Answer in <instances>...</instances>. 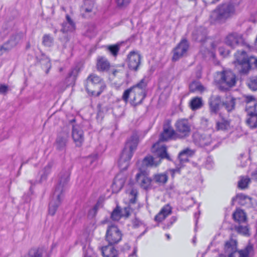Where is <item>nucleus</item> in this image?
I'll use <instances>...</instances> for the list:
<instances>
[{"mask_svg":"<svg viewBox=\"0 0 257 257\" xmlns=\"http://www.w3.org/2000/svg\"><path fill=\"white\" fill-rule=\"evenodd\" d=\"M222 102L219 95H212L209 99V110L211 113L216 114L219 110Z\"/></svg>","mask_w":257,"mask_h":257,"instance_id":"16","label":"nucleus"},{"mask_svg":"<svg viewBox=\"0 0 257 257\" xmlns=\"http://www.w3.org/2000/svg\"><path fill=\"white\" fill-rule=\"evenodd\" d=\"M170 172L171 173L172 177L174 178L175 174L177 172H180L179 168H177L176 169H171V170H170Z\"/></svg>","mask_w":257,"mask_h":257,"instance_id":"59","label":"nucleus"},{"mask_svg":"<svg viewBox=\"0 0 257 257\" xmlns=\"http://www.w3.org/2000/svg\"><path fill=\"white\" fill-rule=\"evenodd\" d=\"M205 166L208 169H210L212 168L213 166V161L212 159L210 157H209L207 158Z\"/></svg>","mask_w":257,"mask_h":257,"instance_id":"55","label":"nucleus"},{"mask_svg":"<svg viewBox=\"0 0 257 257\" xmlns=\"http://www.w3.org/2000/svg\"><path fill=\"white\" fill-rule=\"evenodd\" d=\"M236 99L231 95L226 96L225 100L222 101L224 106L228 112H231L235 109Z\"/></svg>","mask_w":257,"mask_h":257,"instance_id":"30","label":"nucleus"},{"mask_svg":"<svg viewBox=\"0 0 257 257\" xmlns=\"http://www.w3.org/2000/svg\"><path fill=\"white\" fill-rule=\"evenodd\" d=\"M153 183L158 186H164L168 180V176L166 173H156L152 176Z\"/></svg>","mask_w":257,"mask_h":257,"instance_id":"25","label":"nucleus"},{"mask_svg":"<svg viewBox=\"0 0 257 257\" xmlns=\"http://www.w3.org/2000/svg\"><path fill=\"white\" fill-rule=\"evenodd\" d=\"M130 248V246L128 243H125L123 246V250H128Z\"/></svg>","mask_w":257,"mask_h":257,"instance_id":"62","label":"nucleus"},{"mask_svg":"<svg viewBox=\"0 0 257 257\" xmlns=\"http://www.w3.org/2000/svg\"><path fill=\"white\" fill-rule=\"evenodd\" d=\"M194 152L189 148L183 150L179 154L178 159L180 164V168L184 163L188 162L189 157L192 156Z\"/></svg>","mask_w":257,"mask_h":257,"instance_id":"28","label":"nucleus"},{"mask_svg":"<svg viewBox=\"0 0 257 257\" xmlns=\"http://www.w3.org/2000/svg\"><path fill=\"white\" fill-rule=\"evenodd\" d=\"M248 87L252 91H257V76H251L249 77L246 81Z\"/></svg>","mask_w":257,"mask_h":257,"instance_id":"35","label":"nucleus"},{"mask_svg":"<svg viewBox=\"0 0 257 257\" xmlns=\"http://www.w3.org/2000/svg\"><path fill=\"white\" fill-rule=\"evenodd\" d=\"M189 45L186 39H182L177 46L173 49L172 61H176L183 57L189 49Z\"/></svg>","mask_w":257,"mask_h":257,"instance_id":"8","label":"nucleus"},{"mask_svg":"<svg viewBox=\"0 0 257 257\" xmlns=\"http://www.w3.org/2000/svg\"><path fill=\"white\" fill-rule=\"evenodd\" d=\"M251 176L252 179L257 180V170H255L251 173Z\"/></svg>","mask_w":257,"mask_h":257,"instance_id":"61","label":"nucleus"},{"mask_svg":"<svg viewBox=\"0 0 257 257\" xmlns=\"http://www.w3.org/2000/svg\"><path fill=\"white\" fill-rule=\"evenodd\" d=\"M189 89L191 92H203L205 90L204 87L200 83L196 81H193L189 85Z\"/></svg>","mask_w":257,"mask_h":257,"instance_id":"37","label":"nucleus"},{"mask_svg":"<svg viewBox=\"0 0 257 257\" xmlns=\"http://www.w3.org/2000/svg\"><path fill=\"white\" fill-rule=\"evenodd\" d=\"M136 180L141 187L145 190H149L155 188L153 183L152 177L150 178L148 177L143 172L137 174Z\"/></svg>","mask_w":257,"mask_h":257,"instance_id":"13","label":"nucleus"},{"mask_svg":"<svg viewBox=\"0 0 257 257\" xmlns=\"http://www.w3.org/2000/svg\"><path fill=\"white\" fill-rule=\"evenodd\" d=\"M96 68L99 71H106L110 68V63L105 57L98 56L97 58Z\"/></svg>","mask_w":257,"mask_h":257,"instance_id":"26","label":"nucleus"},{"mask_svg":"<svg viewBox=\"0 0 257 257\" xmlns=\"http://www.w3.org/2000/svg\"><path fill=\"white\" fill-rule=\"evenodd\" d=\"M101 252L104 257H117L118 255L117 250L112 246V244H110L102 247Z\"/></svg>","mask_w":257,"mask_h":257,"instance_id":"27","label":"nucleus"},{"mask_svg":"<svg viewBox=\"0 0 257 257\" xmlns=\"http://www.w3.org/2000/svg\"><path fill=\"white\" fill-rule=\"evenodd\" d=\"M147 94L141 92H133L132 96L133 97L131 99V103L134 106L139 105L142 103Z\"/></svg>","mask_w":257,"mask_h":257,"instance_id":"32","label":"nucleus"},{"mask_svg":"<svg viewBox=\"0 0 257 257\" xmlns=\"http://www.w3.org/2000/svg\"><path fill=\"white\" fill-rule=\"evenodd\" d=\"M234 63L239 74H247L251 68L257 67V58L248 56L244 51H238L235 54Z\"/></svg>","mask_w":257,"mask_h":257,"instance_id":"3","label":"nucleus"},{"mask_svg":"<svg viewBox=\"0 0 257 257\" xmlns=\"http://www.w3.org/2000/svg\"><path fill=\"white\" fill-rule=\"evenodd\" d=\"M176 132L179 135V138L187 137L189 135L191 127L187 119H181L175 123Z\"/></svg>","mask_w":257,"mask_h":257,"instance_id":"10","label":"nucleus"},{"mask_svg":"<svg viewBox=\"0 0 257 257\" xmlns=\"http://www.w3.org/2000/svg\"><path fill=\"white\" fill-rule=\"evenodd\" d=\"M99 206V204L98 203H97L96 204H95L94 206V207L91 209H90L89 211L88 214L89 217L92 218L94 217H95V216L96 215V214L97 212V210L98 209Z\"/></svg>","mask_w":257,"mask_h":257,"instance_id":"47","label":"nucleus"},{"mask_svg":"<svg viewBox=\"0 0 257 257\" xmlns=\"http://www.w3.org/2000/svg\"><path fill=\"white\" fill-rule=\"evenodd\" d=\"M70 171L69 169L63 170L59 174L58 184L55 187L53 199L49 204V213L54 215L61 203V195L65 186L69 181Z\"/></svg>","mask_w":257,"mask_h":257,"instance_id":"1","label":"nucleus"},{"mask_svg":"<svg viewBox=\"0 0 257 257\" xmlns=\"http://www.w3.org/2000/svg\"><path fill=\"white\" fill-rule=\"evenodd\" d=\"M219 119L216 121V129L217 131L227 130L230 127V120L222 115L221 113L219 114Z\"/></svg>","mask_w":257,"mask_h":257,"instance_id":"22","label":"nucleus"},{"mask_svg":"<svg viewBox=\"0 0 257 257\" xmlns=\"http://www.w3.org/2000/svg\"><path fill=\"white\" fill-rule=\"evenodd\" d=\"M160 163V160L158 163H156L154 158L151 156L146 157L143 160V164L147 167L157 166Z\"/></svg>","mask_w":257,"mask_h":257,"instance_id":"38","label":"nucleus"},{"mask_svg":"<svg viewBox=\"0 0 257 257\" xmlns=\"http://www.w3.org/2000/svg\"><path fill=\"white\" fill-rule=\"evenodd\" d=\"M236 242L234 240L231 239L225 242L224 250L225 252L227 253L228 254L236 249Z\"/></svg>","mask_w":257,"mask_h":257,"instance_id":"36","label":"nucleus"},{"mask_svg":"<svg viewBox=\"0 0 257 257\" xmlns=\"http://www.w3.org/2000/svg\"><path fill=\"white\" fill-rule=\"evenodd\" d=\"M120 207L117 206L111 214V218L114 221L119 220L121 217Z\"/></svg>","mask_w":257,"mask_h":257,"instance_id":"41","label":"nucleus"},{"mask_svg":"<svg viewBox=\"0 0 257 257\" xmlns=\"http://www.w3.org/2000/svg\"><path fill=\"white\" fill-rule=\"evenodd\" d=\"M206 39V32H204L203 33L201 34L200 35L199 34V32H198V36L196 38V40L201 43H204Z\"/></svg>","mask_w":257,"mask_h":257,"instance_id":"51","label":"nucleus"},{"mask_svg":"<svg viewBox=\"0 0 257 257\" xmlns=\"http://www.w3.org/2000/svg\"><path fill=\"white\" fill-rule=\"evenodd\" d=\"M199 214H200V211H198V213H195L194 214V217L196 219V223H197V220L199 218Z\"/></svg>","mask_w":257,"mask_h":257,"instance_id":"64","label":"nucleus"},{"mask_svg":"<svg viewBox=\"0 0 257 257\" xmlns=\"http://www.w3.org/2000/svg\"><path fill=\"white\" fill-rule=\"evenodd\" d=\"M9 91V87L8 85L0 84V94L6 95Z\"/></svg>","mask_w":257,"mask_h":257,"instance_id":"52","label":"nucleus"},{"mask_svg":"<svg viewBox=\"0 0 257 257\" xmlns=\"http://www.w3.org/2000/svg\"><path fill=\"white\" fill-rule=\"evenodd\" d=\"M152 151L156 153L157 155L160 158L159 160L166 159L169 161H171V158L167 153V148L164 145L160 146L158 143L155 144L152 147Z\"/></svg>","mask_w":257,"mask_h":257,"instance_id":"20","label":"nucleus"},{"mask_svg":"<svg viewBox=\"0 0 257 257\" xmlns=\"http://www.w3.org/2000/svg\"><path fill=\"white\" fill-rule=\"evenodd\" d=\"M52 168V164L49 163L47 166L45 167L43 170V173L41 175L40 182H42L46 180L47 176L51 172Z\"/></svg>","mask_w":257,"mask_h":257,"instance_id":"42","label":"nucleus"},{"mask_svg":"<svg viewBox=\"0 0 257 257\" xmlns=\"http://www.w3.org/2000/svg\"><path fill=\"white\" fill-rule=\"evenodd\" d=\"M253 254V246L251 244L247 245L242 250H237V249L228 254L229 257H249Z\"/></svg>","mask_w":257,"mask_h":257,"instance_id":"19","label":"nucleus"},{"mask_svg":"<svg viewBox=\"0 0 257 257\" xmlns=\"http://www.w3.org/2000/svg\"><path fill=\"white\" fill-rule=\"evenodd\" d=\"M235 230L238 233L244 235H249V230L247 225H243L239 224L238 225L234 226Z\"/></svg>","mask_w":257,"mask_h":257,"instance_id":"39","label":"nucleus"},{"mask_svg":"<svg viewBox=\"0 0 257 257\" xmlns=\"http://www.w3.org/2000/svg\"><path fill=\"white\" fill-rule=\"evenodd\" d=\"M66 18L67 21L65 22H64L63 23H68V24L75 25V23L73 22V21H72V20L71 19L70 17L68 15H67L66 16Z\"/></svg>","mask_w":257,"mask_h":257,"instance_id":"57","label":"nucleus"},{"mask_svg":"<svg viewBox=\"0 0 257 257\" xmlns=\"http://www.w3.org/2000/svg\"><path fill=\"white\" fill-rule=\"evenodd\" d=\"M120 212L122 217H128L130 215L131 208L128 206L124 207L122 209H120Z\"/></svg>","mask_w":257,"mask_h":257,"instance_id":"50","label":"nucleus"},{"mask_svg":"<svg viewBox=\"0 0 257 257\" xmlns=\"http://www.w3.org/2000/svg\"><path fill=\"white\" fill-rule=\"evenodd\" d=\"M133 92L134 90L133 89L132 87L125 90L124 91L122 95V99L124 101L127 102L128 101L130 95H131V96H132Z\"/></svg>","mask_w":257,"mask_h":257,"instance_id":"46","label":"nucleus"},{"mask_svg":"<svg viewBox=\"0 0 257 257\" xmlns=\"http://www.w3.org/2000/svg\"><path fill=\"white\" fill-rule=\"evenodd\" d=\"M179 138V135L169 124L164 125L163 131L160 137V140L161 141H167L170 140H176Z\"/></svg>","mask_w":257,"mask_h":257,"instance_id":"14","label":"nucleus"},{"mask_svg":"<svg viewBox=\"0 0 257 257\" xmlns=\"http://www.w3.org/2000/svg\"><path fill=\"white\" fill-rule=\"evenodd\" d=\"M78 73V71L76 68L72 69L68 73V77L72 78L74 81L75 80Z\"/></svg>","mask_w":257,"mask_h":257,"instance_id":"54","label":"nucleus"},{"mask_svg":"<svg viewBox=\"0 0 257 257\" xmlns=\"http://www.w3.org/2000/svg\"><path fill=\"white\" fill-rule=\"evenodd\" d=\"M218 79L216 82L219 90L225 91L235 86L236 83V77L230 70H225L218 74Z\"/></svg>","mask_w":257,"mask_h":257,"instance_id":"6","label":"nucleus"},{"mask_svg":"<svg viewBox=\"0 0 257 257\" xmlns=\"http://www.w3.org/2000/svg\"><path fill=\"white\" fill-rule=\"evenodd\" d=\"M234 6L230 3L219 4L211 12V19L216 22L224 23L235 14Z\"/></svg>","mask_w":257,"mask_h":257,"instance_id":"4","label":"nucleus"},{"mask_svg":"<svg viewBox=\"0 0 257 257\" xmlns=\"http://www.w3.org/2000/svg\"><path fill=\"white\" fill-rule=\"evenodd\" d=\"M232 217L234 220L239 224L246 223V215L245 212L241 209H236L233 213Z\"/></svg>","mask_w":257,"mask_h":257,"instance_id":"29","label":"nucleus"},{"mask_svg":"<svg viewBox=\"0 0 257 257\" xmlns=\"http://www.w3.org/2000/svg\"><path fill=\"white\" fill-rule=\"evenodd\" d=\"M250 182V179L247 177H242L240 180L238 181V187L241 189L246 188L249 183Z\"/></svg>","mask_w":257,"mask_h":257,"instance_id":"44","label":"nucleus"},{"mask_svg":"<svg viewBox=\"0 0 257 257\" xmlns=\"http://www.w3.org/2000/svg\"><path fill=\"white\" fill-rule=\"evenodd\" d=\"M133 226L134 228H138L143 224V222L138 218H135L132 220Z\"/></svg>","mask_w":257,"mask_h":257,"instance_id":"53","label":"nucleus"},{"mask_svg":"<svg viewBox=\"0 0 257 257\" xmlns=\"http://www.w3.org/2000/svg\"><path fill=\"white\" fill-rule=\"evenodd\" d=\"M131 0H116L118 7L122 9L127 7L130 3Z\"/></svg>","mask_w":257,"mask_h":257,"instance_id":"48","label":"nucleus"},{"mask_svg":"<svg viewBox=\"0 0 257 257\" xmlns=\"http://www.w3.org/2000/svg\"><path fill=\"white\" fill-rule=\"evenodd\" d=\"M140 55L135 52H131L127 55V65L130 69L137 71L141 64Z\"/></svg>","mask_w":257,"mask_h":257,"instance_id":"15","label":"nucleus"},{"mask_svg":"<svg viewBox=\"0 0 257 257\" xmlns=\"http://www.w3.org/2000/svg\"><path fill=\"white\" fill-rule=\"evenodd\" d=\"M23 36V33L12 35L7 42L0 47V55L15 47L22 40Z\"/></svg>","mask_w":257,"mask_h":257,"instance_id":"9","label":"nucleus"},{"mask_svg":"<svg viewBox=\"0 0 257 257\" xmlns=\"http://www.w3.org/2000/svg\"><path fill=\"white\" fill-rule=\"evenodd\" d=\"M190 105L191 108L193 110L200 108L203 105L202 98L198 97L192 98L190 102Z\"/></svg>","mask_w":257,"mask_h":257,"instance_id":"34","label":"nucleus"},{"mask_svg":"<svg viewBox=\"0 0 257 257\" xmlns=\"http://www.w3.org/2000/svg\"><path fill=\"white\" fill-rule=\"evenodd\" d=\"M244 102L246 103V106L249 105H251V108L250 109L257 113V100L252 96H246L244 99Z\"/></svg>","mask_w":257,"mask_h":257,"instance_id":"33","label":"nucleus"},{"mask_svg":"<svg viewBox=\"0 0 257 257\" xmlns=\"http://www.w3.org/2000/svg\"><path fill=\"white\" fill-rule=\"evenodd\" d=\"M42 44L46 47H51L53 45L54 39L49 34H45L43 37Z\"/></svg>","mask_w":257,"mask_h":257,"instance_id":"40","label":"nucleus"},{"mask_svg":"<svg viewBox=\"0 0 257 257\" xmlns=\"http://www.w3.org/2000/svg\"><path fill=\"white\" fill-rule=\"evenodd\" d=\"M195 138L196 143L201 147L207 146L212 142L211 135L209 134L196 135Z\"/></svg>","mask_w":257,"mask_h":257,"instance_id":"23","label":"nucleus"},{"mask_svg":"<svg viewBox=\"0 0 257 257\" xmlns=\"http://www.w3.org/2000/svg\"><path fill=\"white\" fill-rule=\"evenodd\" d=\"M69 138V132L65 130L61 132L57 136L55 142V146L59 151H64L66 149Z\"/></svg>","mask_w":257,"mask_h":257,"instance_id":"12","label":"nucleus"},{"mask_svg":"<svg viewBox=\"0 0 257 257\" xmlns=\"http://www.w3.org/2000/svg\"><path fill=\"white\" fill-rule=\"evenodd\" d=\"M130 194L132 197L130 198V202L133 204L135 203L136 201V197L138 194L137 190L135 189H132L130 192Z\"/></svg>","mask_w":257,"mask_h":257,"instance_id":"49","label":"nucleus"},{"mask_svg":"<svg viewBox=\"0 0 257 257\" xmlns=\"http://www.w3.org/2000/svg\"><path fill=\"white\" fill-rule=\"evenodd\" d=\"M225 42L227 45L232 48L245 44L242 36L237 33H232L228 35L225 38Z\"/></svg>","mask_w":257,"mask_h":257,"instance_id":"11","label":"nucleus"},{"mask_svg":"<svg viewBox=\"0 0 257 257\" xmlns=\"http://www.w3.org/2000/svg\"><path fill=\"white\" fill-rule=\"evenodd\" d=\"M122 235V233L117 226L111 225L107 227L105 235L106 240L110 244H114L121 240Z\"/></svg>","mask_w":257,"mask_h":257,"instance_id":"7","label":"nucleus"},{"mask_svg":"<svg viewBox=\"0 0 257 257\" xmlns=\"http://www.w3.org/2000/svg\"><path fill=\"white\" fill-rule=\"evenodd\" d=\"M75 29V25L68 24V23H62V29L60 31L63 33H66L68 32H72Z\"/></svg>","mask_w":257,"mask_h":257,"instance_id":"43","label":"nucleus"},{"mask_svg":"<svg viewBox=\"0 0 257 257\" xmlns=\"http://www.w3.org/2000/svg\"><path fill=\"white\" fill-rule=\"evenodd\" d=\"M82 11H84L85 13H90L92 12L91 8H83Z\"/></svg>","mask_w":257,"mask_h":257,"instance_id":"63","label":"nucleus"},{"mask_svg":"<svg viewBox=\"0 0 257 257\" xmlns=\"http://www.w3.org/2000/svg\"><path fill=\"white\" fill-rule=\"evenodd\" d=\"M236 197L237 198H239L240 199H243V200H245V199H248V200H250V198L247 196H245L243 194H238L236 196Z\"/></svg>","mask_w":257,"mask_h":257,"instance_id":"58","label":"nucleus"},{"mask_svg":"<svg viewBox=\"0 0 257 257\" xmlns=\"http://www.w3.org/2000/svg\"><path fill=\"white\" fill-rule=\"evenodd\" d=\"M251 106V105L245 106V110L247 113L246 123L250 128L253 129L257 128V113H254L250 109Z\"/></svg>","mask_w":257,"mask_h":257,"instance_id":"17","label":"nucleus"},{"mask_svg":"<svg viewBox=\"0 0 257 257\" xmlns=\"http://www.w3.org/2000/svg\"><path fill=\"white\" fill-rule=\"evenodd\" d=\"M72 137L77 147H80L83 141V132L79 126L77 125H73Z\"/></svg>","mask_w":257,"mask_h":257,"instance_id":"18","label":"nucleus"},{"mask_svg":"<svg viewBox=\"0 0 257 257\" xmlns=\"http://www.w3.org/2000/svg\"><path fill=\"white\" fill-rule=\"evenodd\" d=\"M149 81L148 77L144 76L137 84L132 86L135 92L145 93L147 94V87Z\"/></svg>","mask_w":257,"mask_h":257,"instance_id":"21","label":"nucleus"},{"mask_svg":"<svg viewBox=\"0 0 257 257\" xmlns=\"http://www.w3.org/2000/svg\"><path fill=\"white\" fill-rule=\"evenodd\" d=\"M172 213V207L169 204L165 205L155 216V220L161 222Z\"/></svg>","mask_w":257,"mask_h":257,"instance_id":"24","label":"nucleus"},{"mask_svg":"<svg viewBox=\"0 0 257 257\" xmlns=\"http://www.w3.org/2000/svg\"><path fill=\"white\" fill-rule=\"evenodd\" d=\"M177 220V217L176 216H172L170 220V224L169 226L173 224V223H174Z\"/></svg>","mask_w":257,"mask_h":257,"instance_id":"60","label":"nucleus"},{"mask_svg":"<svg viewBox=\"0 0 257 257\" xmlns=\"http://www.w3.org/2000/svg\"><path fill=\"white\" fill-rule=\"evenodd\" d=\"M45 249L42 247H34L30 249L28 253L22 257H43Z\"/></svg>","mask_w":257,"mask_h":257,"instance_id":"31","label":"nucleus"},{"mask_svg":"<svg viewBox=\"0 0 257 257\" xmlns=\"http://www.w3.org/2000/svg\"><path fill=\"white\" fill-rule=\"evenodd\" d=\"M106 85L103 80L98 76L92 74L86 80L85 88L92 95L99 96L105 89Z\"/></svg>","mask_w":257,"mask_h":257,"instance_id":"5","label":"nucleus"},{"mask_svg":"<svg viewBox=\"0 0 257 257\" xmlns=\"http://www.w3.org/2000/svg\"><path fill=\"white\" fill-rule=\"evenodd\" d=\"M124 182L123 180H118L116 178H115L113 181V185L118 186L119 189H121L123 186Z\"/></svg>","mask_w":257,"mask_h":257,"instance_id":"56","label":"nucleus"},{"mask_svg":"<svg viewBox=\"0 0 257 257\" xmlns=\"http://www.w3.org/2000/svg\"><path fill=\"white\" fill-rule=\"evenodd\" d=\"M119 49L120 45L118 44L107 46V50L113 56H117Z\"/></svg>","mask_w":257,"mask_h":257,"instance_id":"45","label":"nucleus"},{"mask_svg":"<svg viewBox=\"0 0 257 257\" xmlns=\"http://www.w3.org/2000/svg\"><path fill=\"white\" fill-rule=\"evenodd\" d=\"M139 137L134 134L126 141L118 160V166L120 169L125 170L129 166V162L137 149L139 144Z\"/></svg>","mask_w":257,"mask_h":257,"instance_id":"2","label":"nucleus"}]
</instances>
